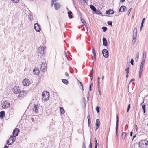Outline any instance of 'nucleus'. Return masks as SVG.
<instances>
[{
    "label": "nucleus",
    "instance_id": "nucleus-1",
    "mask_svg": "<svg viewBox=\"0 0 148 148\" xmlns=\"http://www.w3.org/2000/svg\"><path fill=\"white\" fill-rule=\"evenodd\" d=\"M45 49V47L44 45L40 46L38 49V56H41L44 54V51Z\"/></svg>",
    "mask_w": 148,
    "mask_h": 148
},
{
    "label": "nucleus",
    "instance_id": "nucleus-2",
    "mask_svg": "<svg viewBox=\"0 0 148 148\" xmlns=\"http://www.w3.org/2000/svg\"><path fill=\"white\" fill-rule=\"evenodd\" d=\"M42 99L44 101L48 100L49 98V94L47 91H44L42 94Z\"/></svg>",
    "mask_w": 148,
    "mask_h": 148
},
{
    "label": "nucleus",
    "instance_id": "nucleus-3",
    "mask_svg": "<svg viewBox=\"0 0 148 148\" xmlns=\"http://www.w3.org/2000/svg\"><path fill=\"white\" fill-rule=\"evenodd\" d=\"M146 140L141 141L139 142V145L142 148H147L148 147L147 142Z\"/></svg>",
    "mask_w": 148,
    "mask_h": 148
},
{
    "label": "nucleus",
    "instance_id": "nucleus-4",
    "mask_svg": "<svg viewBox=\"0 0 148 148\" xmlns=\"http://www.w3.org/2000/svg\"><path fill=\"white\" fill-rule=\"evenodd\" d=\"M18 98L21 99L27 95V93L25 91H20L18 93Z\"/></svg>",
    "mask_w": 148,
    "mask_h": 148
},
{
    "label": "nucleus",
    "instance_id": "nucleus-5",
    "mask_svg": "<svg viewBox=\"0 0 148 148\" xmlns=\"http://www.w3.org/2000/svg\"><path fill=\"white\" fill-rule=\"evenodd\" d=\"M47 64L46 63H42L41 64L40 69L42 72H45L46 71Z\"/></svg>",
    "mask_w": 148,
    "mask_h": 148
},
{
    "label": "nucleus",
    "instance_id": "nucleus-6",
    "mask_svg": "<svg viewBox=\"0 0 148 148\" xmlns=\"http://www.w3.org/2000/svg\"><path fill=\"white\" fill-rule=\"evenodd\" d=\"M146 58V52H144L140 68H143L144 64Z\"/></svg>",
    "mask_w": 148,
    "mask_h": 148
},
{
    "label": "nucleus",
    "instance_id": "nucleus-7",
    "mask_svg": "<svg viewBox=\"0 0 148 148\" xmlns=\"http://www.w3.org/2000/svg\"><path fill=\"white\" fill-rule=\"evenodd\" d=\"M20 88L18 86H15L14 88L12 89V91L15 94H17L20 91Z\"/></svg>",
    "mask_w": 148,
    "mask_h": 148
},
{
    "label": "nucleus",
    "instance_id": "nucleus-8",
    "mask_svg": "<svg viewBox=\"0 0 148 148\" xmlns=\"http://www.w3.org/2000/svg\"><path fill=\"white\" fill-rule=\"evenodd\" d=\"M19 132V130L18 128L15 129L13 131V134L14 137H16L18 135Z\"/></svg>",
    "mask_w": 148,
    "mask_h": 148
},
{
    "label": "nucleus",
    "instance_id": "nucleus-9",
    "mask_svg": "<svg viewBox=\"0 0 148 148\" xmlns=\"http://www.w3.org/2000/svg\"><path fill=\"white\" fill-rule=\"evenodd\" d=\"M34 28L37 32H39L41 30L40 26L38 23H36L34 25Z\"/></svg>",
    "mask_w": 148,
    "mask_h": 148
},
{
    "label": "nucleus",
    "instance_id": "nucleus-10",
    "mask_svg": "<svg viewBox=\"0 0 148 148\" xmlns=\"http://www.w3.org/2000/svg\"><path fill=\"white\" fill-rule=\"evenodd\" d=\"M102 53L105 58H107L108 57V52L106 49H103L102 50Z\"/></svg>",
    "mask_w": 148,
    "mask_h": 148
},
{
    "label": "nucleus",
    "instance_id": "nucleus-11",
    "mask_svg": "<svg viewBox=\"0 0 148 148\" xmlns=\"http://www.w3.org/2000/svg\"><path fill=\"white\" fill-rule=\"evenodd\" d=\"M118 122H119V117L118 114H116V135L118 136Z\"/></svg>",
    "mask_w": 148,
    "mask_h": 148
},
{
    "label": "nucleus",
    "instance_id": "nucleus-12",
    "mask_svg": "<svg viewBox=\"0 0 148 148\" xmlns=\"http://www.w3.org/2000/svg\"><path fill=\"white\" fill-rule=\"evenodd\" d=\"M3 103H4L2 106L3 108H6L10 107V104L9 102L5 101L4 102H3Z\"/></svg>",
    "mask_w": 148,
    "mask_h": 148
},
{
    "label": "nucleus",
    "instance_id": "nucleus-13",
    "mask_svg": "<svg viewBox=\"0 0 148 148\" xmlns=\"http://www.w3.org/2000/svg\"><path fill=\"white\" fill-rule=\"evenodd\" d=\"M100 121L98 119H97L95 122V125L96 126V128L95 130H96L100 126Z\"/></svg>",
    "mask_w": 148,
    "mask_h": 148
},
{
    "label": "nucleus",
    "instance_id": "nucleus-14",
    "mask_svg": "<svg viewBox=\"0 0 148 148\" xmlns=\"http://www.w3.org/2000/svg\"><path fill=\"white\" fill-rule=\"evenodd\" d=\"M16 139V137H14L13 135H11L10 138L8 140L11 142L12 143H13L14 142Z\"/></svg>",
    "mask_w": 148,
    "mask_h": 148
},
{
    "label": "nucleus",
    "instance_id": "nucleus-15",
    "mask_svg": "<svg viewBox=\"0 0 148 148\" xmlns=\"http://www.w3.org/2000/svg\"><path fill=\"white\" fill-rule=\"evenodd\" d=\"M114 13V10H112L110 9L106 12V14H112Z\"/></svg>",
    "mask_w": 148,
    "mask_h": 148
},
{
    "label": "nucleus",
    "instance_id": "nucleus-16",
    "mask_svg": "<svg viewBox=\"0 0 148 148\" xmlns=\"http://www.w3.org/2000/svg\"><path fill=\"white\" fill-rule=\"evenodd\" d=\"M126 10V8L124 6H122L120 8L119 11V12H122Z\"/></svg>",
    "mask_w": 148,
    "mask_h": 148
},
{
    "label": "nucleus",
    "instance_id": "nucleus-17",
    "mask_svg": "<svg viewBox=\"0 0 148 148\" xmlns=\"http://www.w3.org/2000/svg\"><path fill=\"white\" fill-rule=\"evenodd\" d=\"M54 6L55 8V9L56 10H58L60 8L61 5L59 3H56L54 4Z\"/></svg>",
    "mask_w": 148,
    "mask_h": 148
},
{
    "label": "nucleus",
    "instance_id": "nucleus-18",
    "mask_svg": "<svg viewBox=\"0 0 148 148\" xmlns=\"http://www.w3.org/2000/svg\"><path fill=\"white\" fill-rule=\"evenodd\" d=\"M103 45L104 46H107V40L106 38L105 37H103L102 39Z\"/></svg>",
    "mask_w": 148,
    "mask_h": 148
},
{
    "label": "nucleus",
    "instance_id": "nucleus-19",
    "mask_svg": "<svg viewBox=\"0 0 148 148\" xmlns=\"http://www.w3.org/2000/svg\"><path fill=\"white\" fill-rule=\"evenodd\" d=\"M5 114V112L4 111H2L0 112V118H3Z\"/></svg>",
    "mask_w": 148,
    "mask_h": 148
},
{
    "label": "nucleus",
    "instance_id": "nucleus-20",
    "mask_svg": "<svg viewBox=\"0 0 148 148\" xmlns=\"http://www.w3.org/2000/svg\"><path fill=\"white\" fill-rule=\"evenodd\" d=\"M87 119L88 120V125L89 127H90L91 126L90 123L91 121L90 120V115L89 114H88V115L87 116Z\"/></svg>",
    "mask_w": 148,
    "mask_h": 148
},
{
    "label": "nucleus",
    "instance_id": "nucleus-21",
    "mask_svg": "<svg viewBox=\"0 0 148 148\" xmlns=\"http://www.w3.org/2000/svg\"><path fill=\"white\" fill-rule=\"evenodd\" d=\"M33 110L34 111H35V112H37L38 111V107L37 105H34Z\"/></svg>",
    "mask_w": 148,
    "mask_h": 148
},
{
    "label": "nucleus",
    "instance_id": "nucleus-22",
    "mask_svg": "<svg viewBox=\"0 0 148 148\" xmlns=\"http://www.w3.org/2000/svg\"><path fill=\"white\" fill-rule=\"evenodd\" d=\"M81 21L82 23L84 24L85 27H86V28L87 29V31L88 32V28L87 27L86 25V22L85 21V20L84 19H81Z\"/></svg>",
    "mask_w": 148,
    "mask_h": 148
},
{
    "label": "nucleus",
    "instance_id": "nucleus-23",
    "mask_svg": "<svg viewBox=\"0 0 148 148\" xmlns=\"http://www.w3.org/2000/svg\"><path fill=\"white\" fill-rule=\"evenodd\" d=\"M137 29L136 27L134 28L133 31V36H137Z\"/></svg>",
    "mask_w": 148,
    "mask_h": 148
},
{
    "label": "nucleus",
    "instance_id": "nucleus-24",
    "mask_svg": "<svg viewBox=\"0 0 148 148\" xmlns=\"http://www.w3.org/2000/svg\"><path fill=\"white\" fill-rule=\"evenodd\" d=\"M33 72L34 74L37 75L39 73V71L38 69L34 68L33 70Z\"/></svg>",
    "mask_w": 148,
    "mask_h": 148
},
{
    "label": "nucleus",
    "instance_id": "nucleus-25",
    "mask_svg": "<svg viewBox=\"0 0 148 148\" xmlns=\"http://www.w3.org/2000/svg\"><path fill=\"white\" fill-rule=\"evenodd\" d=\"M137 36H133V38L132 42L134 44H135L136 42Z\"/></svg>",
    "mask_w": 148,
    "mask_h": 148
},
{
    "label": "nucleus",
    "instance_id": "nucleus-26",
    "mask_svg": "<svg viewBox=\"0 0 148 148\" xmlns=\"http://www.w3.org/2000/svg\"><path fill=\"white\" fill-rule=\"evenodd\" d=\"M30 82L29 80L27 79H25L22 82V83H30Z\"/></svg>",
    "mask_w": 148,
    "mask_h": 148
},
{
    "label": "nucleus",
    "instance_id": "nucleus-27",
    "mask_svg": "<svg viewBox=\"0 0 148 148\" xmlns=\"http://www.w3.org/2000/svg\"><path fill=\"white\" fill-rule=\"evenodd\" d=\"M72 12L71 11H69L68 12V15L69 18H72L73 16L72 15Z\"/></svg>",
    "mask_w": 148,
    "mask_h": 148
},
{
    "label": "nucleus",
    "instance_id": "nucleus-28",
    "mask_svg": "<svg viewBox=\"0 0 148 148\" xmlns=\"http://www.w3.org/2000/svg\"><path fill=\"white\" fill-rule=\"evenodd\" d=\"M126 136V132H123V133H122L121 135L122 139L123 140H124L125 139Z\"/></svg>",
    "mask_w": 148,
    "mask_h": 148
},
{
    "label": "nucleus",
    "instance_id": "nucleus-29",
    "mask_svg": "<svg viewBox=\"0 0 148 148\" xmlns=\"http://www.w3.org/2000/svg\"><path fill=\"white\" fill-rule=\"evenodd\" d=\"M90 8L94 11L95 12L97 10L96 8L93 5H90Z\"/></svg>",
    "mask_w": 148,
    "mask_h": 148
},
{
    "label": "nucleus",
    "instance_id": "nucleus-30",
    "mask_svg": "<svg viewBox=\"0 0 148 148\" xmlns=\"http://www.w3.org/2000/svg\"><path fill=\"white\" fill-rule=\"evenodd\" d=\"M60 113L62 114H63L64 113V110L62 107H60Z\"/></svg>",
    "mask_w": 148,
    "mask_h": 148
},
{
    "label": "nucleus",
    "instance_id": "nucleus-31",
    "mask_svg": "<svg viewBox=\"0 0 148 148\" xmlns=\"http://www.w3.org/2000/svg\"><path fill=\"white\" fill-rule=\"evenodd\" d=\"M143 68H140V70H139V78H140L141 77V75L142 74V73L143 72Z\"/></svg>",
    "mask_w": 148,
    "mask_h": 148
},
{
    "label": "nucleus",
    "instance_id": "nucleus-32",
    "mask_svg": "<svg viewBox=\"0 0 148 148\" xmlns=\"http://www.w3.org/2000/svg\"><path fill=\"white\" fill-rule=\"evenodd\" d=\"M145 106L146 105L145 104L143 105L142 106V108L143 110L144 113H145Z\"/></svg>",
    "mask_w": 148,
    "mask_h": 148
},
{
    "label": "nucleus",
    "instance_id": "nucleus-33",
    "mask_svg": "<svg viewBox=\"0 0 148 148\" xmlns=\"http://www.w3.org/2000/svg\"><path fill=\"white\" fill-rule=\"evenodd\" d=\"M93 69H92V70H91V75H90V79H91V80H92L93 79Z\"/></svg>",
    "mask_w": 148,
    "mask_h": 148
},
{
    "label": "nucleus",
    "instance_id": "nucleus-34",
    "mask_svg": "<svg viewBox=\"0 0 148 148\" xmlns=\"http://www.w3.org/2000/svg\"><path fill=\"white\" fill-rule=\"evenodd\" d=\"M129 64L130 63H129V66L127 67V68L125 69V71H126V73L128 74L129 73Z\"/></svg>",
    "mask_w": 148,
    "mask_h": 148
},
{
    "label": "nucleus",
    "instance_id": "nucleus-35",
    "mask_svg": "<svg viewBox=\"0 0 148 148\" xmlns=\"http://www.w3.org/2000/svg\"><path fill=\"white\" fill-rule=\"evenodd\" d=\"M62 80L63 83H68V81L65 79H62Z\"/></svg>",
    "mask_w": 148,
    "mask_h": 148
},
{
    "label": "nucleus",
    "instance_id": "nucleus-36",
    "mask_svg": "<svg viewBox=\"0 0 148 148\" xmlns=\"http://www.w3.org/2000/svg\"><path fill=\"white\" fill-rule=\"evenodd\" d=\"M28 17L31 21H32L33 19V16L32 15H29Z\"/></svg>",
    "mask_w": 148,
    "mask_h": 148
},
{
    "label": "nucleus",
    "instance_id": "nucleus-37",
    "mask_svg": "<svg viewBox=\"0 0 148 148\" xmlns=\"http://www.w3.org/2000/svg\"><path fill=\"white\" fill-rule=\"evenodd\" d=\"M96 110L97 113L99 112V106H97L96 108Z\"/></svg>",
    "mask_w": 148,
    "mask_h": 148
},
{
    "label": "nucleus",
    "instance_id": "nucleus-38",
    "mask_svg": "<svg viewBox=\"0 0 148 148\" xmlns=\"http://www.w3.org/2000/svg\"><path fill=\"white\" fill-rule=\"evenodd\" d=\"M102 29H103L104 32H105L107 30V28L106 27H102Z\"/></svg>",
    "mask_w": 148,
    "mask_h": 148
},
{
    "label": "nucleus",
    "instance_id": "nucleus-39",
    "mask_svg": "<svg viewBox=\"0 0 148 148\" xmlns=\"http://www.w3.org/2000/svg\"><path fill=\"white\" fill-rule=\"evenodd\" d=\"M93 84H91L89 86V90L90 91L92 90V87H93Z\"/></svg>",
    "mask_w": 148,
    "mask_h": 148
},
{
    "label": "nucleus",
    "instance_id": "nucleus-40",
    "mask_svg": "<svg viewBox=\"0 0 148 148\" xmlns=\"http://www.w3.org/2000/svg\"><path fill=\"white\" fill-rule=\"evenodd\" d=\"M93 52L94 56H96L95 51L94 48L92 47Z\"/></svg>",
    "mask_w": 148,
    "mask_h": 148
},
{
    "label": "nucleus",
    "instance_id": "nucleus-41",
    "mask_svg": "<svg viewBox=\"0 0 148 148\" xmlns=\"http://www.w3.org/2000/svg\"><path fill=\"white\" fill-rule=\"evenodd\" d=\"M107 24L109 25H111L112 26V22L111 21H108L107 23Z\"/></svg>",
    "mask_w": 148,
    "mask_h": 148
},
{
    "label": "nucleus",
    "instance_id": "nucleus-42",
    "mask_svg": "<svg viewBox=\"0 0 148 148\" xmlns=\"http://www.w3.org/2000/svg\"><path fill=\"white\" fill-rule=\"evenodd\" d=\"M10 141L9 140H7V144H8V145H11L12 143L11 142H10Z\"/></svg>",
    "mask_w": 148,
    "mask_h": 148
},
{
    "label": "nucleus",
    "instance_id": "nucleus-43",
    "mask_svg": "<svg viewBox=\"0 0 148 148\" xmlns=\"http://www.w3.org/2000/svg\"><path fill=\"white\" fill-rule=\"evenodd\" d=\"M130 108V104H129L128 105V107H127V112H128Z\"/></svg>",
    "mask_w": 148,
    "mask_h": 148
},
{
    "label": "nucleus",
    "instance_id": "nucleus-44",
    "mask_svg": "<svg viewBox=\"0 0 148 148\" xmlns=\"http://www.w3.org/2000/svg\"><path fill=\"white\" fill-rule=\"evenodd\" d=\"M133 62H134V60H133V58H132L131 60L130 63H131V64L132 65H134Z\"/></svg>",
    "mask_w": 148,
    "mask_h": 148
},
{
    "label": "nucleus",
    "instance_id": "nucleus-45",
    "mask_svg": "<svg viewBox=\"0 0 148 148\" xmlns=\"http://www.w3.org/2000/svg\"><path fill=\"white\" fill-rule=\"evenodd\" d=\"M58 0H51V5H52L53 3H54V1H58Z\"/></svg>",
    "mask_w": 148,
    "mask_h": 148
},
{
    "label": "nucleus",
    "instance_id": "nucleus-46",
    "mask_svg": "<svg viewBox=\"0 0 148 148\" xmlns=\"http://www.w3.org/2000/svg\"><path fill=\"white\" fill-rule=\"evenodd\" d=\"M11 1H12V2H13L14 3H18L19 1V0H11Z\"/></svg>",
    "mask_w": 148,
    "mask_h": 148
},
{
    "label": "nucleus",
    "instance_id": "nucleus-47",
    "mask_svg": "<svg viewBox=\"0 0 148 148\" xmlns=\"http://www.w3.org/2000/svg\"><path fill=\"white\" fill-rule=\"evenodd\" d=\"M88 148H92V144L91 141H90Z\"/></svg>",
    "mask_w": 148,
    "mask_h": 148
},
{
    "label": "nucleus",
    "instance_id": "nucleus-48",
    "mask_svg": "<svg viewBox=\"0 0 148 148\" xmlns=\"http://www.w3.org/2000/svg\"><path fill=\"white\" fill-rule=\"evenodd\" d=\"M139 57V53H137L136 55V59L137 60H138V58Z\"/></svg>",
    "mask_w": 148,
    "mask_h": 148
},
{
    "label": "nucleus",
    "instance_id": "nucleus-49",
    "mask_svg": "<svg viewBox=\"0 0 148 148\" xmlns=\"http://www.w3.org/2000/svg\"><path fill=\"white\" fill-rule=\"evenodd\" d=\"M64 53H65V56L66 57V58L68 60H69V59H68V57L67 56V54H66V52L65 51H64Z\"/></svg>",
    "mask_w": 148,
    "mask_h": 148
},
{
    "label": "nucleus",
    "instance_id": "nucleus-50",
    "mask_svg": "<svg viewBox=\"0 0 148 148\" xmlns=\"http://www.w3.org/2000/svg\"><path fill=\"white\" fill-rule=\"evenodd\" d=\"M76 82L77 83H80V84L82 83V82L80 81H79L77 79L76 80V82Z\"/></svg>",
    "mask_w": 148,
    "mask_h": 148
},
{
    "label": "nucleus",
    "instance_id": "nucleus-51",
    "mask_svg": "<svg viewBox=\"0 0 148 148\" xmlns=\"http://www.w3.org/2000/svg\"><path fill=\"white\" fill-rule=\"evenodd\" d=\"M82 148H86V145L84 143H83L82 145Z\"/></svg>",
    "mask_w": 148,
    "mask_h": 148
},
{
    "label": "nucleus",
    "instance_id": "nucleus-52",
    "mask_svg": "<svg viewBox=\"0 0 148 148\" xmlns=\"http://www.w3.org/2000/svg\"><path fill=\"white\" fill-rule=\"evenodd\" d=\"M132 9V8H131L127 12V14H128V15H129V14H130V11H131V10Z\"/></svg>",
    "mask_w": 148,
    "mask_h": 148
},
{
    "label": "nucleus",
    "instance_id": "nucleus-53",
    "mask_svg": "<svg viewBox=\"0 0 148 148\" xmlns=\"http://www.w3.org/2000/svg\"><path fill=\"white\" fill-rule=\"evenodd\" d=\"M81 84V86L82 87V89L83 90L84 89V88L83 86V84Z\"/></svg>",
    "mask_w": 148,
    "mask_h": 148
},
{
    "label": "nucleus",
    "instance_id": "nucleus-54",
    "mask_svg": "<svg viewBox=\"0 0 148 148\" xmlns=\"http://www.w3.org/2000/svg\"><path fill=\"white\" fill-rule=\"evenodd\" d=\"M145 18H143L142 19L141 23H142V24H143L144 21H145Z\"/></svg>",
    "mask_w": 148,
    "mask_h": 148
},
{
    "label": "nucleus",
    "instance_id": "nucleus-55",
    "mask_svg": "<svg viewBox=\"0 0 148 148\" xmlns=\"http://www.w3.org/2000/svg\"><path fill=\"white\" fill-rule=\"evenodd\" d=\"M135 80V79L134 78L132 79L130 81L129 83H130L134 81Z\"/></svg>",
    "mask_w": 148,
    "mask_h": 148
},
{
    "label": "nucleus",
    "instance_id": "nucleus-56",
    "mask_svg": "<svg viewBox=\"0 0 148 148\" xmlns=\"http://www.w3.org/2000/svg\"><path fill=\"white\" fill-rule=\"evenodd\" d=\"M95 145H98V144H97V140H96V138H95Z\"/></svg>",
    "mask_w": 148,
    "mask_h": 148
},
{
    "label": "nucleus",
    "instance_id": "nucleus-57",
    "mask_svg": "<svg viewBox=\"0 0 148 148\" xmlns=\"http://www.w3.org/2000/svg\"><path fill=\"white\" fill-rule=\"evenodd\" d=\"M100 86V84H98V89H99Z\"/></svg>",
    "mask_w": 148,
    "mask_h": 148
},
{
    "label": "nucleus",
    "instance_id": "nucleus-58",
    "mask_svg": "<svg viewBox=\"0 0 148 148\" xmlns=\"http://www.w3.org/2000/svg\"><path fill=\"white\" fill-rule=\"evenodd\" d=\"M23 84L24 85V86H29V84Z\"/></svg>",
    "mask_w": 148,
    "mask_h": 148
},
{
    "label": "nucleus",
    "instance_id": "nucleus-59",
    "mask_svg": "<svg viewBox=\"0 0 148 148\" xmlns=\"http://www.w3.org/2000/svg\"><path fill=\"white\" fill-rule=\"evenodd\" d=\"M97 83H99V77H98V81H97Z\"/></svg>",
    "mask_w": 148,
    "mask_h": 148
},
{
    "label": "nucleus",
    "instance_id": "nucleus-60",
    "mask_svg": "<svg viewBox=\"0 0 148 148\" xmlns=\"http://www.w3.org/2000/svg\"><path fill=\"white\" fill-rule=\"evenodd\" d=\"M132 134H133V132L132 131H131L130 132V136H132Z\"/></svg>",
    "mask_w": 148,
    "mask_h": 148
},
{
    "label": "nucleus",
    "instance_id": "nucleus-61",
    "mask_svg": "<svg viewBox=\"0 0 148 148\" xmlns=\"http://www.w3.org/2000/svg\"><path fill=\"white\" fill-rule=\"evenodd\" d=\"M98 91H99V94L100 95H101V91H100V89H98Z\"/></svg>",
    "mask_w": 148,
    "mask_h": 148
},
{
    "label": "nucleus",
    "instance_id": "nucleus-62",
    "mask_svg": "<svg viewBox=\"0 0 148 148\" xmlns=\"http://www.w3.org/2000/svg\"><path fill=\"white\" fill-rule=\"evenodd\" d=\"M65 75H66V76L68 77L69 76L68 73H65Z\"/></svg>",
    "mask_w": 148,
    "mask_h": 148
},
{
    "label": "nucleus",
    "instance_id": "nucleus-63",
    "mask_svg": "<svg viewBox=\"0 0 148 148\" xmlns=\"http://www.w3.org/2000/svg\"><path fill=\"white\" fill-rule=\"evenodd\" d=\"M8 147L7 145L5 146L4 148H8Z\"/></svg>",
    "mask_w": 148,
    "mask_h": 148
},
{
    "label": "nucleus",
    "instance_id": "nucleus-64",
    "mask_svg": "<svg viewBox=\"0 0 148 148\" xmlns=\"http://www.w3.org/2000/svg\"><path fill=\"white\" fill-rule=\"evenodd\" d=\"M94 61H96V56H94Z\"/></svg>",
    "mask_w": 148,
    "mask_h": 148
}]
</instances>
